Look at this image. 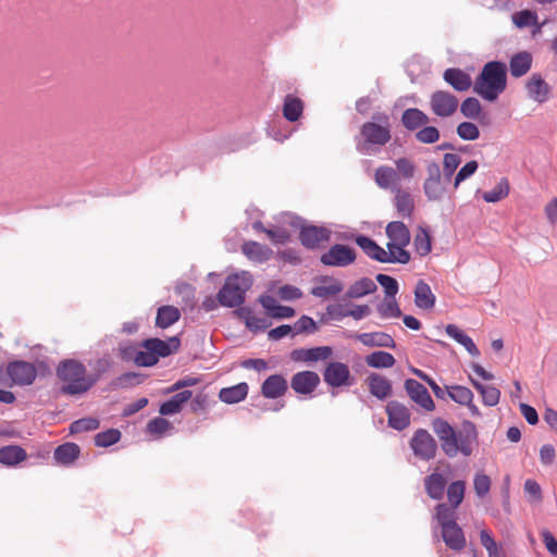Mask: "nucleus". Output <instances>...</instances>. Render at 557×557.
Masks as SVG:
<instances>
[{
  "instance_id": "nucleus-41",
  "label": "nucleus",
  "mask_w": 557,
  "mask_h": 557,
  "mask_svg": "<svg viewBox=\"0 0 557 557\" xmlns=\"http://www.w3.org/2000/svg\"><path fill=\"white\" fill-rule=\"evenodd\" d=\"M394 356L384 350H376L366 357V363L374 369H388L395 364Z\"/></svg>"
},
{
  "instance_id": "nucleus-18",
  "label": "nucleus",
  "mask_w": 557,
  "mask_h": 557,
  "mask_svg": "<svg viewBox=\"0 0 557 557\" xmlns=\"http://www.w3.org/2000/svg\"><path fill=\"white\" fill-rule=\"evenodd\" d=\"M349 338L360 342L367 347L395 348L394 338L385 332L351 333Z\"/></svg>"
},
{
  "instance_id": "nucleus-17",
  "label": "nucleus",
  "mask_w": 557,
  "mask_h": 557,
  "mask_svg": "<svg viewBox=\"0 0 557 557\" xmlns=\"http://www.w3.org/2000/svg\"><path fill=\"white\" fill-rule=\"evenodd\" d=\"M388 425L397 431H403L410 424L411 413L409 409L399 401L392 400L386 405Z\"/></svg>"
},
{
  "instance_id": "nucleus-16",
  "label": "nucleus",
  "mask_w": 557,
  "mask_h": 557,
  "mask_svg": "<svg viewBox=\"0 0 557 557\" xmlns=\"http://www.w3.org/2000/svg\"><path fill=\"white\" fill-rule=\"evenodd\" d=\"M404 386L410 399L422 407L424 410L433 411L435 409V404L430 393L420 382L413 379H407Z\"/></svg>"
},
{
  "instance_id": "nucleus-62",
  "label": "nucleus",
  "mask_w": 557,
  "mask_h": 557,
  "mask_svg": "<svg viewBox=\"0 0 557 557\" xmlns=\"http://www.w3.org/2000/svg\"><path fill=\"white\" fill-rule=\"evenodd\" d=\"M414 246H416L417 252L420 256L424 257L430 253L432 246H431L430 236L426 233V231L422 230L420 233H418L416 235Z\"/></svg>"
},
{
  "instance_id": "nucleus-33",
  "label": "nucleus",
  "mask_w": 557,
  "mask_h": 557,
  "mask_svg": "<svg viewBox=\"0 0 557 557\" xmlns=\"http://www.w3.org/2000/svg\"><path fill=\"white\" fill-rule=\"evenodd\" d=\"M79 454L81 449L77 444L64 443L55 448L53 458L55 459L57 463L69 466L79 457Z\"/></svg>"
},
{
  "instance_id": "nucleus-50",
  "label": "nucleus",
  "mask_w": 557,
  "mask_h": 557,
  "mask_svg": "<svg viewBox=\"0 0 557 557\" xmlns=\"http://www.w3.org/2000/svg\"><path fill=\"white\" fill-rule=\"evenodd\" d=\"M512 23L518 28H525L532 25L537 24V14L534 11L531 10H522L519 12H516L511 16Z\"/></svg>"
},
{
  "instance_id": "nucleus-19",
  "label": "nucleus",
  "mask_w": 557,
  "mask_h": 557,
  "mask_svg": "<svg viewBox=\"0 0 557 557\" xmlns=\"http://www.w3.org/2000/svg\"><path fill=\"white\" fill-rule=\"evenodd\" d=\"M333 355V348L330 346H319L312 348H298L290 352L294 361L315 362L319 360H327Z\"/></svg>"
},
{
  "instance_id": "nucleus-58",
  "label": "nucleus",
  "mask_w": 557,
  "mask_h": 557,
  "mask_svg": "<svg viewBox=\"0 0 557 557\" xmlns=\"http://www.w3.org/2000/svg\"><path fill=\"white\" fill-rule=\"evenodd\" d=\"M172 428L171 423L161 417L153 418L147 424V432L152 435L161 436Z\"/></svg>"
},
{
  "instance_id": "nucleus-20",
  "label": "nucleus",
  "mask_w": 557,
  "mask_h": 557,
  "mask_svg": "<svg viewBox=\"0 0 557 557\" xmlns=\"http://www.w3.org/2000/svg\"><path fill=\"white\" fill-rule=\"evenodd\" d=\"M320 384V376L313 371H301L293 375L290 381L292 388L297 394H311Z\"/></svg>"
},
{
  "instance_id": "nucleus-36",
  "label": "nucleus",
  "mask_w": 557,
  "mask_h": 557,
  "mask_svg": "<svg viewBox=\"0 0 557 557\" xmlns=\"http://www.w3.org/2000/svg\"><path fill=\"white\" fill-rule=\"evenodd\" d=\"M445 331L449 337L454 338L457 343L462 345L471 356L478 357L480 355V350L475 346L472 338L463 333L457 325L448 324L446 325Z\"/></svg>"
},
{
  "instance_id": "nucleus-11",
  "label": "nucleus",
  "mask_w": 557,
  "mask_h": 557,
  "mask_svg": "<svg viewBox=\"0 0 557 557\" xmlns=\"http://www.w3.org/2000/svg\"><path fill=\"white\" fill-rule=\"evenodd\" d=\"M459 106L458 98L449 91L436 90L430 97V108L438 117H449Z\"/></svg>"
},
{
  "instance_id": "nucleus-15",
  "label": "nucleus",
  "mask_w": 557,
  "mask_h": 557,
  "mask_svg": "<svg viewBox=\"0 0 557 557\" xmlns=\"http://www.w3.org/2000/svg\"><path fill=\"white\" fill-rule=\"evenodd\" d=\"M140 346L145 349L151 350L158 362L160 358H164L176 352L181 346V341L177 336L170 337L166 341L149 338L144 341Z\"/></svg>"
},
{
  "instance_id": "nucleus-52",
  "label": "nucleus",
  "mask_w": 557,
  "mask_h": 557,
  "mask_svg": "<svg viewBox=\"0 0 557 557\" xmlns=\"http://www.w3.org/2000/svg\"><path fill=\"white\" fill-rule=\"evenodd\" d=\"M461 163V157L457 153H445L443 158V176L450 182L454 173Z\"/></svg>"
},
{
  "instance_id": "nucleus-4",
  "label": "nucleus",
  "mask_w": 557,
  "mask_h": 557,
  "mask_svg": "<svg viewBox=\"0 0 557 557\" xmlns=\"http://www.w3.org/2000/svg\"><path fill=\"white\" fill-rule=\"evenodd\" d=\"M507 87V66L502 61L487 62L474 81L473 91L493 102Z\"/></svg>"
},
{
  "instance_id": "nucleus-32",
  "label": "nucleus",
  "mask_w": 557,
  "mask_h": 557,
  "mask_svg": "<svg viewBox=\"0 0 557 557\" xmlns=\"http://www.w3.org/2000/svg\"><path fill=\"white\" fill-rule=\"evenodd\" d=\"M386 235L389 238L387 244L408 245L410 243V232L404 222L393 221L386 226Z\"/></svg>"
},
{
  "instance_id": "nucleus-38",
  "label": "nucleus",
  "mask_w": 557,
  "mask_h": 557,
  "mask_svg": "<svg viewBox=\"0 0 557 557\" xmlns=\"http://www.w3.org/2000/svg\"><path fill=\"white\" fill-rule=\"evenodd\" d=\"M470 382L481 394L483 404L488 407L496 406L499 403L500 391L492 385H484L470 376Z\"/></svg>"
},
{
  "instance_id": "nucleus-49",
  "label": "nucleus",
  "mask_w": 557,
  "mask_h": 557,
  "mask_svg": "<svg viewBox=\"0 0 557 557\" xmlns=\"http://www.w3.org/2000/svg\"><path fill=\"white\" fill-rule=\"evenodd\" d=\"M396 172L399 175V181L403 178L405 181H410L414 177L417 166L416 164L408 158L403 157L395 160Z\"/></svg>"
},
{
  "instance_id": "nucleus-54",
  "label": "nucleus",
  "mask_w": 557,
  "mask_h": 557,
  "mask_svg": "<svg viewBox=\"0 0 557 557\" xmlns=\"http://www.w3.org/2000/svg\"><path fill=\"white\" fill-rule=\"evenodd\" d=\"M100 423L99 420L96 418H83L79 420L74 421L70 425V432L72 434L94 431L99 428Z\"/></svg>"
},
{
  "instance_id": "nucleus-43",
  "label": "nucleus",
  "mask_w": 557,
  "mask_h": 557,
  "mask_svg": "<svg viewBox=\"0 0 557 557\" xmlns=\"http://www.w3.org/2000/svg\"><path fill=\"white\" fill-rule=\"evenodd\" d=\"M406 246L407 245L387 244L384 263L407 264L410 261V253L405 249Z\"/></svg>"
},
{
  "instance_id": "nucleus-48",
  "label": "nucleus",
  "mask_w": 557,
  "mask_h": 557,
  "mask_svg": "<svg viewBox=\"0 0 557 557\" xmlns=\"http://www.w3.org/2000/svg\"><path fill=\"white\" fill-rule=\"evenodd\" d=\"M447 395L459 405L470 404L473 399V393L468 387L461 385L447 387Z\"/></svg>"
},
{
  "instance_id": "nucleus-10",
  "label": "nucleus",
  "mask_w": 557,
  "mask_h": 557,
  "mask_svg": "<svg viewBox=\"0 0 557 557\" xmlns=\"http://www.w3.org/2000/svg\"><path fill=\"white\" fill-rule=\"evenodd\" d=\"M356 260V251L349 246L335 244L321 255L320 261L327 267L344 268Z\"/></svg>"
},
{
  "instance_id": "nucleus-23",
  "label": "nucleus",
  "mask_w": 557,
  "mask_h": 557,
  "mask_svg": "<svg viewBox=\"0 0 557 557\" xmlns=\"http://www.w3.org/2000/svg\"><path fill=\"white\" fill-rule=\"evenodd\" d=\"M287 388V381L283 375L272 374L262 383L261 393L265 398L275 399L283 396Z\"/></svg>"
},
{
  "instance_id": "nucleus-28",
  "label": "nucleus",
  "mask_w": 557,
  "mask_h": 557,
  "mask_svg": "<svg viewBox=\"0 0 557 557\" xmlns=\"http://www.w3.org/2000/svg\"><path fill=\"white\" fill-rule=\"evenodd\" d=\"M446 485V478L438 472H433L424 479L425 492L430 498L435 500H441L444 497Z\"/></svg>"
},
{
  "instance_id": "nucleus-13",
  "label": "nucleus",
  "mask_w": 557,
  "mask_h": 557,
  "mask_svg": "<svg viewBox=\"0 0 557 557\" xmlns=\"http://www.w3.org/2000/svg\"><path fill=\"white\" fill-rule=\"evenodd\" d=\"M525 90L531 100L542 104L550 98L552 87L541 74L534 73L525 82Z\"/></svg>"
},
{
  "instance_id": "nucleus-12",
  "label": "nucleus",
  "mask_w": 557,
  "mask_h": 557,
  "mask_svg": "<svg viewBox=\"0 0 557 557\" xmlns=\"http://www.w3.org/2000/svg\"><path fill=\"white\" fill-rule=\"evenodd\" d=\"M7 373L12 383L18 386L33 384L37 376L35 366L27 361H12L7 367Z\"/></svg>"
},
{
  "instance_id": "nucleus-22",
  "label": "nucleus",
  "mask_w": 557,
  "mask_h": 557,
  "mask_svg": "<svg viewBox=\"0 0 557 557\" xmlns=\"http://www.w3.org/2000/svg\"><path fill=\"white\" fill-rule=\"evenodd\" d=\"M374 181L380 188L392 191L400 188L399 175L396 170L388 165H381L375 170Z\"/></svg>"
},
{
  "instance_id": "nucleus-39",
  "label": "nucleus",
  "mask_w": 557,
  "mask_h": 557,
  "mask_svg": "<svg viewBox=\"0 0 557 557\" xmlns=\"http://www.w3.org/2000/svg\"><path fill=\"white\" fill-rule=\"evenodd\" d=\"M181 318L180 310L174 306H161L157 311L156 325L166 329Z\"/></svg>"
},
{
  "instance_id": "nucleus-30",
  "label": "nucleus",
  "mask_w": 557,
  "mask_h": 557,
  "mask_svg": "<svg viewBox=\"0 0 557 557\" xmlns=\"http://www.w3.org/2000/svg\"><path fill=\"white\" fill-rule=\"evenodd\" d=\"M532 54L527 51H521L513 54L509 61V71L512 77L519 78L525 75L532 66Z\"/></svg>"
},
{
  "instance_id": "nucleus-56",
  "label": "nucleus",
  "mask_w": 557,
  "mask_h": 557,
  "mask_svg": "<svg viewBox=\"0 0 557 557\" xmlns=\"http://www.w3.org/2000/svg\"><path fill=\"white\" fill-rule=\"evenodd\" d=\"M376 282L384 288L385 292V298H394L396 294L398 293V282L386 274H377L376 275Z\"/></svg>"
},
{
  "instance_id": "nucleus-61",
  "label": "nucleus",
  "mask_w": 557,
  "mask_h": 557,
  "mask_svg": "<svg viewBox=\"0 0 557 557\" xmlns=\"http://www.w3.org/2000/svg\"><path fill=\"white\" fill-rule=\"evenodd\" d=\"M141 382H143L141 374H138L135 372H126V373H123L122 375H120L115 380L114 385H115V387H119V388H126V387L138 385Z\"/></svg>"
},
{
  "instance_id": "nucleus-44",
  "label": "nucleus",
  "mask_w": 557,
  "mask_h": 557,
  "mask_svg": "<svg viewBox=\"0 0 557 557\" xmlns=\"http://www.w3.org/2000/svg\"><path fill=\"white\" fill-rule=\"evenodd\" d=\"M324 282H330L329 285H319V286H314L312 289H311V294L314 296V297H319V298H326L329 296H335L337 294H339L344 286L343 284L333 278V277H324L323 278Z\"/></svg>"
},
{
  "instance_id": "nucleus-34",
  "label": "nucleus",
  "mask_w": 557,
  "mask_h": 557,
  "mask_svg": "<svg viewBox=\"0 0 557 557\" xmlns=\"http://www.w3.org/2000/svg\"><path fill=\"white\" fill-rule=\"evenodd\" d=\"M248 389V384L242 382L236 385L222 388L219 393V398L225 404H237L247 397Z\"/></svg>"
},
{
  "instance_id": "nucleus-51",
  "label": "nucleus",
  "mask_w": 557,
  "mask_h": 557,
  "mask_svg": "<svg viewBox=\"0 0 557 557\" xmlns=\"http://www.w3.org/2000/svg\"><path fill=\"white\" fill-rule=\"evenodd\" d=\"M121 438V432L116 429H109L95 436V445L98 447H109L117 443Z\"/></svg>"
},
{
  "instance_id": "nucleus-47",
  "label": "nucleus",
  "mask_w": 557,
  "mask_h": 557,
  "mask_svg": "<svg viewBox=\"0 0 557 557\" xmlns=\"http://www.w3.org/2000/svg\"><path fill=\"white\" fill-rule=\"evenodd\" d=\"M376 310L383 319L399 318L401 315V310L395 297L384 298V300L377 305Z\"/></svg>"
},
{
  "instance_id": "nucleus-24",
  "label": "nucleus",
  "mask_w": 557,
  "mask_h": 557,
  "mask_svg": "<svg viewBox=\"0 0 557 557\" xmlns=\"http://www.w3.org/2000/svg\"><path fill=\"white\" fill-rule=\"evenodd\" d=\"M430 117L418 108L406 109L401 114L403 126L410 132L419 131L422 126L429 124Z\"/></svg>"
},
{
  "instance_id": "nucleus-35",
  "label": "nucleus",
  "mask_w": 557,
  "mask_h": 557,
  "mask_svg": "<svg viewBox=\"0 0 557 557\" xmlns=\"http://www.w3.org/2000/svg\"><path fill=\"white\" fill-rule=\"evenodd\" d=\"M414 304L421 309H431L435 305V296L429 284L420 280L414 288Z\"/></svg>"
},
{
  "instance_id": "nucleus-64",
  "label": "nucleus",
  "mask_w": 557,
  "mask_h": 557,
  "mask_svg": "<svg viewBox=\"0 0 557 557\" xmlns=\"http://www.w3.org/2000/svg\"><path fill=\"white\" fill-rule=\"evenodd\" d=\"M317 329L318 326L315 321L308 315L300 317L294 325L295 334L314 333Z\"/></svg>"
},
{
  "instance_id": "nucleus-21",
  "label": "nucleus",
  "mask_w": 557,
  "mask_h": 557,
  "mask_svg": "<svg viewBox=\"0 0 557 557\" xmlns=\"http://www.w3.org/2000/svg\"><path fill=\"white\" fill-rule=\"evenodd\" d=\"M444 81L456 91H467L472 86L471 76L458 67L446 69L443 73Z\"/></svg>"
},
{
  "instance_id": "nucleus-9",
  "label": "nucleus",
  "mask_w": 557,
  "mask_h": 557,
  "mask_svg": "<svg viewBox=\"0 0 557 557\" xmlns=\"http://www.w3.org/2000/svg\"><path fill=\"white\" fill-rule=\"evenodd\" d=\"M410 448L416 457L429 461L436 456L437 444L426 430L418 429L410 440Z\"/></svg>"
},
{
  "instance_id": "nucleus-53",
  "label": "nucleus",
  "mask_w": 557,
  "mask_h": 557,
  "mask_svg": "<svg viewBox=\"0 0 557 557\" xmlns=\"http://www.w3.org/2000/svg\"><path fill=\"white\" fill-rule=\"evenodd\" d=\"M460 111L468 119H476L482 112V107L476 98L469 97L462 101Z\"/></svg>"
},
{
  "instance_id": "nucleus-1",
  "label": "nucleus",
  "mask_w": 557,
  "mask_h": 557,
  "mask_svg": "<svg viewBox=\"0 0 557 557\" xmlns=\"http://www.w3.org/2000/svg\"><path fill=\"white\" fill-rule=\"evenodd\" d=\"M443 453L448 458L458 455L470 457L479 447V432L471 421H463L459 430H455L446 420L436 418L432 422Z\"/></svg>"
},
{
  "instance_id": "nucleus-3",
  "label": "nucleus",
  "mask_w": 557,
  "mask_h": 557,
  "mask_svg": "<svg viewBox=\"0 0 557 557\" xmlns=\"http://www.w3.org/2000/svg\"><path fill=\"white\" fill-rule=\"evenodd\" d=\"M57 375L63 382L61 392L65 395H82L99 380L98 374L88 373L86 367L75 359L61 361L57 367Z\"/></svg>"
},
{
  "instance_id": "nucleus-25",
  "label": "nucleus",
  "mask_w": 557,
  "mask_h": 557,
  "mask_svg": "<svg viewBox=\"0 0 557 557\" xmlns=\"http://www.w3.org/2000/svg\"><path fill=\"white\" fill-rule=\"evenodd\" d=\"M367 380L371 395L380 400H384L391 396L392 383L388 379L379 373H371Z\"/></svg>"
},
{
  "instance_id": "nucleus-60",
  "label": "nucleus",
  "mask_w": 557,
  "mask_h": 557,
  "mask_svg": "<svg viewBox=\"0 0 557 557\" xmlns=\"http://www.w3.org/2000/svg\"><path fill=\"white\" fill-rule=\"evenodd\" d=\"M478 162L472 160V161H469L467 162L456 174L455 176V180H454V188H458V186L463 182L466 181L467 178H469L470 176H472L476 170H478Z\"/></svg>"
},
{
  "instance_id": "nucleus-40",
  "label": "nucleus",
  "mask_w": 557,
  "mask_h": 557,
  "mask_svg": "<svg viewBox=\"0 0 557 557\" xmlns=\"http://www.w3.org/2000/svg\"><path fill=\"white\" fill-rule=\"evenodd\" d=\"M395 193V207L397 209V212L403 218H409L411 216L414 203L411 195L408 191L403 190L401 188H398Z\"/></svg>"
},
{
  "instance_id": "nucleus-42",
  "label": "nucleus",
  "mask_w": 557,
  "mask_h": 557,
  "mask_svg": "<svg viewBox=\"0 0 557 557\" xmlns=\"http://www.w3.org/2000/svg\"><path fill=\"white\" fill-rule=\"evenodd\" d=\"M304 111L302 101L299 98L287 95L283 103V115L289 122H296Z\"/></svg>"
},
{
  "instance_id": "nucleus-8",
  "label": "nucleus",
  "mask_w": 557,
  "mask_h": 557,
  "mask_svg": "<svg viewBox=\"0 0 557 557\" xmlns=\"http://www.w3.org/2000/svg\"><path fill=\"white\" fill-rule=\"evenodd\" d=\"M323 380L332 388L351 386L355 383L349 367L339 361H332L326 364L323 371Z\"/></svg>"
},
{
  "instance_id": "nucleus-37",
  "label": "nucleus",
  "mask_w": 557,
  "mask_h": 557,
  "mask_svg": "<svg viewBox=\"0 0 557 557\" xmlns=\"http://www.w3.org/2000/svg\"><path fill=\"white\" fill-rule=\"evenodd\" d=\"M376 284L369 277H362L349 286L346 297L351 299L362 298L376 290Z\"/></svg>"
},
{
  "instance_id": "nucleus-45",
  "label": "nucleus",
  "mask_w": 557,
  "mask_h": 557,
  "mask_svg": "<svg viewBox=\"0 0 557 557\" xmlns=\"http://www.w3.org/2000/svg\"><path fill=\"white\" fill-rule=\"evenodd\" d=\"M466 483L463 481L451 482L447 486V498L449 502L448 508L457 510L458 506L462 503L465 497Z\"/></svg>"
},
{
  "instance_id": "nucleus-29",
  "label": "nucleus",
  "mask_w": 557,
  "mask_h": 557,
  "mask_svg": "<svg viewBox=\"0 0 557 557\" xmlns=\"http://www.w3.org/2000/svg\"><path fill=\"white\" fill-rule=\"evenodd\" d=\"M242 250L249 260L258 263L268 261L273 253L271 248L253 240L244 243Z\"/></svg>"
},
{
  "instance_id": "nucleus-5",
  "label": "nucleus",
  "mask_w": 557,
  "mask_h": 557,
  "mask_svg": "<svg viewBox=\"0 0 557 557\" xmlns=\"http://www.w3.org/2000/svg\"><path fill=\"white\" fill-rule=\"evenodd\" d=\"M434 518L441 527L442 540L445 545L454 552H461L467 545V539L456 521L457 511H454V508H448V504L441 503L435 507Z\"/></svg>"
},
{
  "instance_id": "nucleus-27",
  "label": "nucleus",
  "mask_w": 557,
  "mask_h": 557,
  "mask_svg": "<svg viewBox=\"0 0 557 557\" xmlns=\"http://www.w3.org/2000/svg\"><path fill=\"white\" fill-rule=\"evenodd\" d=\"M193 393L189 389H184L175 395H173L170 399L164 401L160 408L159 412L162 416H173L181 412L183 405L191 399Z\"/></svg>"
},
{
  "instance_id": "nucleus-2",
  "label": "nucleus",
  "mask_w": 557,
  "mask_h": 557,
  "mask_svg": "<svg viewBox=\"0 0 557 557\" xmlns=\"http://www.w3.org/2000/svg\"><path fill=\"white\" fill-rule=\"evenodd\" d=\"M392 139V124L384 112H376L371 121L363 123L359 134L355 136L356 149L359 153L371 156L377 153Z\"/></svg>"
},
{
  "instance_id": "nucleus-57",
  "label": "nucleus",
  "mask_w": 557,
  "mask_h": 557,
  "mask_svg": "<svg viewBox=\"0 0 557 557\" xmlns=\"http://www.w3.org/2000/svg\"><path fill=\"white\" fill-rule=\"evenodd\" d=\"M456 132L463 140H475L480 136L479 127L472 122H461Z\"/></svg>"
},
{
  "instance_id": "nucleus-55",
  "label": "nucleus",
  "mask_w": 557,
  "mask_h": 557,
  "mask_svg": "<svg viewBox=\"0 0 557 557\" xmlns=\"http://www.w3.org/2000/svg\"><path fill=\"white\" fill-rule=\"evenodd\" d=\"M414 137L421 144H434L440 139V131L426 124L416 133Z\"/></svg>"
},
{
  "instance_id": "nucleus-14",
  "label": "nucleus",
  "mask_w": 557,
  "mask_h": 557,
  "mask_svg": "<svg viewBox=\"0 0 557 557\" xmlns=\"http://www.w3.org/2000/svg\"><path fill=\"white\" fill-rule=\"evenodd\" d=\"M331 231L323 226H301L299 233L300 243L308 249H317L321 244L330 240Z\"/></svg>"
},
{
  "instance_id": "nucleus-7",
  "label": "nucleus",
  "mask_w": 557,
  "mask_h": 557,
  "mask_svg": "<svg viewBox=\"0 0 557 557\" xmlns=\"http://www.w3.org/2000/svg\"><path fill=\"white\" fill-rule=\"evenodd\" d=\"M447 181L441 172L440 164L431 161L426 164V178L423 191L429 201H441L446 194Z\"/></svg>"
},
{
  "instance_id": "nucleus-6",
  "label": "nucleus",
  "mask_w": 557,
  "mask_h": 557,
  "mask_svg": "<svg viewBox=\"0 0 557 557\" xmlns=\"http://www.w3.org/2000/svg\"><path fill=\"white\" fill-rule=\"evenodd\" d=\"M251 285L252 276L249 272L243 271L228 275L218 293V301L223 307H239L244 304L246 293L250 289Z\"/></svg>"
},
{
  "instance_id": "nucleus-63",
  "label": "nucleus",
  "mask_w": 557,
  "mask_h": 557,
  "mask_svg": "<svg viewBox=\"0 0 557 557\" xmlns=\"http://www.w3.org/2000/svg\"><path fill=\"white\" fill-rule=\"evenodd\" d=\"M474 492L479 497H484L491 488V479L483 473L475 474L473 479Z\"/></svg>"
},
{
  "instance_id": "nucleus-31",
  "label": "nucleus",
  "mask_w": 557,
  "mask_h": 557,
  "mask_svg": "<svg viewBox=\"0 0 557 557\" xmlns=\"http://www.w3.org/2000/svg\"><path fill=\"white\" fill-rule=\"evenodd\" d=\"M355 242L369 258L384 263L386 250L379 246L372 238L366 235H358Z\"/></svg>"
},
{
  "instance_id": "nucleus-59",
  "label": "nucleus",
  "mask_w": 557,
  "mask_h": 557,
  "mask_svg": "<svg viewBox=\"0 0 557 557\" xmlns=\"http://www.w3.org/2000/svg\"><path fill=\"white\" fill-rule=\"evenodd\" d=\"M138 347L139 346L136 343H132L129 341L120 343L117 348L119 357L125 362H134Z\"/></svg>"
},
{
  "instance_id": "nucleus-26",
  "label": "nucleus",
  "mask_w": 557,
  "mask_h": 557,
  "mask_svg": "<svg viewBox=\"0 0 557 557\" xmlns=\"http://www.w3.org/2000/svg\"><path fill=\"white\" fill-rule=\"evenodd\" d=\"M27 458L26 450L20 445H8L0 447V463L13 468L25 461Z\"/></svg>"
},
{
  "instance_id": "nucleus-46",
  "label": "nucleus",
  "mask_w": 557,
  "mask_h": 557,
  "mask_svg": "<svg viewBox=\"0 0 557 557\" xmlns=\"http://www.w3.org/2000/svg\"><path fill=\"white\" fill-rule=\"evenodd\" d=\"M508 194H509V183H508L507 178H500V181L497 183V185L493 189L483 193L482 198L486 202L495 203V202H498L502 199L506 198L508 196Z\"/></svg>"
}]
</instances>
